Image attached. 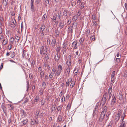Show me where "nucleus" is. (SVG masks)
<instances>
[{
    "label": "nucleus",
    "instance_id": "338daca9",
    "mask_svg": "<svg viewBox=\"0 0 127 127\" xmlns=\"http://www.w3.org/2000/svg\"><path fill=\"white\" fill-rule=\"evenodd\" d=\"M71 4L72 6H75L76 4V3L74 1L72 2Z\"/></svg>",
    "mask_w": 127,
    "mask_h": 127
},
{
    "label": "nucleus",
    "instance_id": "39448f33",
    "mask_svg": "<svg viewBox=\"0 0 127 127\" xmlns=\"http://www.w3.org/2000/svg\"><path fill=\"white\" fill-rule=\"evenodd\" d=\"M108 94L107 93H105L103 95L102 98V99L104 101V102H105L107 99L108 98Z\"/></svg>",
    "mask_w": 127,
    "mask_h": 127
},
{
    "label": "nucleus",
    "instance_id": "49530a36",
    "mask_svg": "<svg viewBox=\"0 0 127 127\" xmlns=\"http://www.w3.org/2000/svg\"><path fill=\"white\" fill-rule=\"evenodd\" d=\"M45 26H41V27L40 28L41 30V31L43 32L45 29Z\"/></svg>",
    "mask_w": 127,
    "mask_h": 127
},
{
    "label": "nucleus",
    "instance_id": "cd10ccee",
    "mask_svg": "<svg viewBox=\"0 0 127 127\" xmlns=\"http://www.w3.org/2000/svg\"><path fill=\"white\" fill-rule=\"evenodd\" d=\"M46 87V83L45 82H43L42 84V88L43 89H45Z\"/></svg>",
    "mask_w": 127,
    "mask_h": 127
},
{
    "label": "nucleus",
    "instance_id": "603ef678",
    "mask_svg": "<svg viewBox=\"0 0 127 127\" xmlns=\"http://www.w3.org/2000/svg\"><path fill=\"white\" fill-rule=\"evenodd\" d=\"M15 39L17 40V42H18L20 39L19 37H18L17 35H15Z\"/></svg>",
    "mask_w": 127,
    "mask_h": 127
},
{
    "label": "nucleus",
    "instance_id": "e2e57ef3",
    "mask_svg": "<svg viewBox=\"0 0 127 127\" xmlns=\"http://www.w3.org/2000/svg\"><path fill=\"white\" fill-rule=\"evenodd\" d=\"M93 25L94 26L96 27L97 26L96 22L95 21L93 23Z\"/></svg>",
    "mask_w": 127,
    "mask_h": 127
},
{
    "label": "nucleus",
    "instance_id": "69168bd1",
    "mask_svg": "<svg viewBox=\"0 0 127 127\" xmlns=\"http://www.w3.org/2000/svg\"><path fill=\"white\" fill-rule=\"evenodd\" d=\"M3 63H2L1 64V65L0 66V70H1L3 68Z\"/></svg>",
    "mask_w": 127,
    "mask_h": 127
},
{
    "label": "nucleus",
    "instance_id": "f03ea898",
    "mask_svg": "<svg viewBox=\"0 0 127 127\" xmlns=\"http://www.w3.org/2000/svg\"><path fill=\"white\" fill-rule=\"evenodd\" d=\"M47 49L46 48H44L43 46H42L40 49V53L43 55L45 54L47 52Z\"/></svg>",
    "mask_w": 127,
    "mask_h": 127
},
{
    "label": "nucleus",
    "instance_id": "393cba45",
    "mask_svg": "<svg viewBox=\"0 0 127 127\" xmlns=\"http://www.w3.org/2000/svg\"><path fill=\"white\" fill-rule=\"evenodd\" d=\"M60 33V32L58 30H56L55 31V34L56 35V37H57L58 36H59V34Z\"/></svg>",
    "mask_w": 127,
    "mask_h": 127
},
{
    "label": "nucleus",
    "instance_id": "0eeeda50",
    "mask_svg": "<svg viewBox=\"0 0 127 127\" xmlns=\"http://www.w3.org/2000/svg\"><path fill=\"white\" fill-rule=\"evenodd\" d=\"M1 108L3 112L4 113H5L6 111V106L4 103H2V104L1 105Z\"/></svg>",
    "mask_w": 127,
    "mask_h": 127
},
{
    "label": "nucleus",
    "instance_id": "aec40b11",
    "mask_svg": "<svg viewBox=\"0 0 127 127\" xmlns=\"http://www.w3.org/2000/svg\"><path fill=\"white\" fill-rule=\"evenodd\" d=\"M21 122L22 123L21 125L22 126H23L25 125L27 123L28 121L27 120H25L23 121H21Z\"/></svg>",
    "mask_w": 127,
    "mask_h": 127
},
{
    "label": "nucleus",
    "instance_id": "2f4dec72",
    "mask_svg": "<svg viewBox=\"0 0 127 127\" xmlns=\"http://www.w3.org/2000/svg\"><path fill=\"white\" fill-rule=\"evenodd\" d=\"M2 4L3 5L6 6L7 4V2L6 0H3Z\"/></svg>",
    "mask_w": 127,
    "mask_h": 127
},
{
    "label": "nucleus",
    "instance_id": "6e6d98bb",
    "mask_svg": "<svg viewBox=\"0 0 127 127\" xmlns=\"http://www.w3.org/2000/svg\"><path fill=\"white\" fill-rule=\"evenodd\" d=\"M69 82H69V81L68 82H66V86L67 87H68L69 86Z\"/></svg>",
    "mask_w": 127,
    "mask_h": 127
},
{
    "label": "nucleus",
    "instance_id": "b1692460",
    "mask_svg": "<svg viewBox=\"0 0 127 127\" xmlns=\"http://www.w3.org/2000/svg\"><path fill=\"white\" fill-rule=\"evenodd\" d=\"M67 43L66 42H64L63 43V48L64 49H65L66 48V47L67 46Z\"/></svg>",
    "mask_w": 127,
    "mask_h": 127
},
{
    "label": "nucleus",
    "instance_id": "bf43d9fd",
    "mask_svg": "<svg viewBox=\"0 0 127 127\" xmlns=\"http://www.w3.org/2000/svg\"><path fill=\"white\" fill-rule=\"evenodd\" d=\"M38 71L40 72L41 71H42L41 68V67H39L38 69Z\"/></svg>",
    "mask_w": 127,
    "mask_h": 127
},
{
    "label": "nucleus",
    "instance_id": "c85d7f7f",
    "mask_svg": "<svg viewBox=\"0 0 127 127\" xmlns=\"http://www.w3.org/2000/svg\"><path fill=\"white\" fill-rule=\"evenodd\" d=\"M44 73V72L43 71H41L40 72V76L41 78L43 77Z\"/></svg>",
    "mask_w": 127,
    "mask_h": 127
},
{
    "label": "nucleus",
    "instance_id": "4468645a",
    "mask_svg": "<svg viewBox=\"0 0 127 127\" xmlns=\"http://www.w3.org/2000/svg\"><path fill=\"white\" fill-rule=\"evenodd\" d=\"M70 69L69 67H67L66 70V75L68 77H69L70 74Z\"/></svg>",
    "mask_w": 127,
    "mask_h": 127
},
{
    "label": "nucleus",
    "instance_id": "6e6552de",
    "mask_svg": "<svg viewBox=\"0 0 127 127\" xmlns=\"http://www.w3.org/2000/svg\"><path fill=\"white\" fill-rule=\"evenodd\" d=\"M77 41H74L72 44V46L74 48V49H76L77 48Z\"/></svg>",
    "mask_w": 127,
    "mask_h": 127
},
{
    "label": "nucleus",
    "instance_id": "7c9ffc66",
    "mask_svg": "<svg viewBox=\"0 0 127 127\" xmlns=\"http://www.w3.org/2000/svg\"><path fill=\"white\" fill-rule=\"evenodd\" d=\"M10 54H11L10 57L11 58H14L15 57V53L14 52H11V53Z\"/></svg>",
    "mask_w": 127,
    "mask_h": 127
},
{
    "label": "nucleus",
    "instance_id": "c03bdc74",
    "mask_svg": "<svg viewBox=\"0 0 127 127\" xmlns=\"http://www.w3.org/2000/svg\"><path fill=\"white\" fill-rule=\"evenodd\" d=\"M49 0H46L45 2V5L47 6L49 4Z\"/></svg>",
    "mask_w": 127,
    "mask_h": 127
},
{
    "label": "nucleus",
    "instance_id": "f257e3e1",
    "mask_svg": "<svg viewBox=\"0 0 127 127\" xmlns=\"http://www.w3.org/2000/svg\"><path fill=\"white\" fill-rule=\"evenodd\" d=\"M71 57L70 55L68 56L67 60L66 61V65L68 67L70 66L71 65Z\"/></svg>",
    "mask_w": 127,
    "mask_h": 127
},
{
    "label": "nucleus",
    "instance_id": "1a4fd4ad",
    "mask_svg": "<svg viewBox=\"0 0 127 127\" xmlns=\"http://www.w3.org/2000/svg\"><path fill=\"white\" fill-rule=\"evenodd\" d=\"M64 21L62 20L60 21V22L59 23V27L60 28V29L63 28L64 26Z\"/></svg>",
    "mask_w": 127,
    "mask_h": 127
},
{
    "label": "nucleus",
    "instance_id": "680f3d73",
    "mask_svg": "<svg viewBox=\"0 0 127 127\" xmlns=\"http://www.w3.org/2000/svg\"><path fill=\"white\" fill-rule=\"evenodd\" d=\"M21 113L23 114V115H25L26 113L24 110H21Z\"/></svg>",
    "mask_w": 127,
    "mask_h": 127
},
{
    "label": "nucleus",
    "instance_id": "f8f14e48",
    "mask_svg": "<svg viewBox=\"0 0 127 127\" xmlns=\"http://www.w3.org/2000/svg\"><path fill=\"white\" fill-rule=\"evenodd\" d=\"M60 58V57L59 56L58 53H57L55 55V61L56 62H58Z\"/></svg>",
    "mask_w": 127,
    "mask_h": 127
},
{
    "label": "nucleus",
    "instance_id": "3c124183",
    "mask_svg": "<svg viewBox=\"0 0 127 127\" xmlns=\"http://www.w3.org/2000/svg\"><path fill=\"white\" fill-rule=\"evenodd\" d=\"M23 53L22 54V56L24 58L25 57V54H26V53H25V50H23Z\"/></svg>",
    "mask_w": 127,
    "mask_h": 127
},
{
    "label": "nucleus",
    "instance_id": "5701e85b",
    "mask_svg": "<svg viewBox=\"0 0 127 127\" xmlns=\"http://www.w3.org/2000/svg\"><path fill=\"white\" fill-rule=\"evenodd\" d=\"M14 39L13 37L10 38V40L9 42V44L13 45Z\"/></svg>",
    "mask_w": 127,
    "mask_h": 127
},
{
    "label": "nucleus",
    "instance_id": "6ab92c4d",
    "mask_svg": "<svg viewBox=\"0 0 127 127\" xmlns=\"http://www.w3.org/2000/svg\"><path fill=\"white\" fill-rule=\"evenodd\" d=\"M126 122H123L121 123L119 127H126Z\"/></svg>",
    "mask_w": 127,
    "mask_h": 127
},
{
    "label": "nucleus",
    "instance_id": "0e129e2a",
    "mask_svg": "<svg viewBox=\"0 0 127 127\" xmlns=\"http://www.w3.org/2000/svg\"><path fill=\"white\" fill-rule=\"evenodd\" d=\"M124 117H123V116H121V118H122L121 119V123L123 122H125L124 121Z\"/></svg>",
    "mask_w": 127,
    "mask_h": 127
},
{
    "label": "nucleus",
    "instance_id": "c9c22d12",
    "mask_svg": "<svg viewBox=\"0 0 127 127\" xmlns=\"http://www.w3.org/2000/svg\"><path fill=\"white\" fill-rule=\"evenodd\" d=\"M63 107V106L60 105L59 106H58L57 108V110L58 111H61L62 108Z\"/></svg>",
    "mask_w": 127,
    "mask_h": 127
},
{
    "label": "nucleus",
    "instance_id": "8fccbe9b",
    "mask_svg": "<svg viewBox=\"0 0 127 127\" xmlns=\"http://www.w3.org/2000/svg\"><path fill=\"white\" fill-rule=\"evenodd\" d=\"M95 37L94 36H91L90 37V39L91 40L94 41L95 40Z\"/></svg>",
    "mask_w": 127,
    "mask_h": 127
},
{
    "label": "nucleus",
    "instance_id": "bb28decb",
    "mask_svg": "<svg viewBox=\"0 0 127 127\" xmlns=\"http://www.w3.org/2000/svg\"><path fill=\"white\" fill-rule=\"evenodd\" d=\"M107 107L106 106H105L103 109V111L102 112H103L104 113H105L107 111Z\"/></svg>",
    "mask_w": 127,
    "mask_h": 127
},
{
    "label": "nucleus",
    "instance_id": "c756f323",
    "mask_svg": "<svg viewBox=\"0 0 127 127\" xmlns=\"http://www.w3.org/2000/svg\"><path fill=\"white\" fill-rule=\"evenodd\" d=\"M62 70H58L56 72V75H57L58 76H59L61 72L62 71Z\"/></svg>",
    "mask_w": 127,
    "mask_h": 127
},
{
    "label": "nucleus",
    "instance_id": "9b49d317",
    "mask_svg": "<svg viewBox=\"0 0 127 127\" xmlns=\"http://www.w3.org/2000/svg\"><path fill=\"white\" fill-rule=\"evenodd\" d=\"M76 70V68H75L74 69L73 72L74 77H75V78H76L77 75L78 74V70Z\"/></svg>",
    "mask_w": 127,
    "mask_h": 127
},
{
    "label": "nucleus",
    "instance_id": "9d476101",
    "mask_svg": "<svg viewBox=\"0 0 127 127\" xmlns=\"http://www.w3.org/2000/svg\"><path fill=\"white\" fill-rule=\"evenodd\" d=\"M73 26H70L68 29V32L69 33L72 34L73 32Z\"/></svg>",
    "mask_w": 127,
    "mask_h": 127
},
{
    "label": "nucleus",
    "instance_id": "58836bf2",
    "mask_svg": "<svg viewBox=\"0 0 127 127\" xmlns=\"http://www.w3.org/2000/svg\"><path fill=\"white\" fill-rule=\"evenodd\" d=\"M3 21V18L1 17H0V24L1 25H2V22Z\"/></svg>",
    "mask_w": 127,
    "mask_h": 127
},
{
    "label": "nucleus",
    "instance_id": "37998d69",
    "mask_svg": "<svg viewBox=\"0 0 127 127\" xmlns=\"http://www.w3.org/2000/svg\"><path fill=\"white\" fill-rule=\"evenodd\" d=\"M58 68L59 69L58 70L62 71L63 69L62 67V65H61L59 64V65L58 66Z\"/></svg>",
    "mask_w": 127,
    "mask_h": 127
},
{
    "label": "nucleus",
    "instance_id": "a878e982",
    "mask_svg": "<svg viewBox=\"0 0 127 127\" xmlns=\"http://www.w3.org/2000/svg\"><path fill=\"white\" fill-rule=\"evenodd\" d=\"M56 71V69L55 67H54L52 69V74H54Z\"/></svg>",
    "mask_w": 127,
    "mask_h": 127
},
{
    "label": "nucleus",
    "instance_id": "79ce46f5",
    "mask_svg": "<svg viewBox=\"0 0 127 127\" xmlns=\"http://www.w3.org/2000/svg\"><path fill=\"white\" fill-rule=\"evenodd\" d=\"M13 45L12 44H9L8 46V49L9 50L11 49L12 48V46Z\"/></svg>",
    "mask_w": 127,
    "mask_h": 127
},
{
    "label": "nucleus",
    "instance_id": "13d9d810",
    "mask_svg": "<svg viewBox=\"0 0 127 127\" xmlns=\"http://www.w3.org/2000/svg\"><path fill=\"white\" fill-rule=\"evenodd\" d=\"M65 98L64 97V96L63 97H62L61 99L62 102H64L65 101Z\"/></svg>",
    "mask_w": 127,
    "mask_h": 127
},
{
    "label": "nucleus",
    "instance_id": "052dcab7",
    "mask_svg": "<svg viewBox=\"0 0 127 127\" xmlns=\"http://www.w3.org/2000/svg\"><path fill=\"white\" fill-rule=\"evenodd\" d=\"M73 19L74 20V21H75L77 19V17L76 16H75L73 17Z\"/></svg>",
    "mask_w": 127,
    "mask_h": 127
},
{
    "label": "nucleus",
    "instance_id": "a18cd8bd",
    "mask_svg": "<svg viewBox=\"0 0 127 127\" xmlns=\"http://www.w3.org/2000/svg\"><path fill=\"white\" fill-rule=\"evenodd\" d=\"M61 50V47H60L59 46L56 49V51H57L58 52H59Z\"/></svg>",
    "mask_w": 127,
    "mask_h": 127
},
{
    "label": "nucleus",
    "instance_id": "ea45409f",
    "mask_svg": "<svg viewBox=\"0 0 127 127\" xmlns=\"http://www.w3.org/2000/svg\"><path fill=\"white\" fill-rule=\"evenodd\" d=\"M52 111H55L56 109L57 108L55 106H53L52 107Z\"/></svg>",
    "mask_w": 127,
    "mask_h": 127
},
{
    "label": "nucleus",
    "instance_id": "e433bc0d",
    "mask_svg": "<svg viewBox=\"0 0 127 127\" xmlns=\"http://www.w3.org/2000/svg\"><path fill=\"white\" fill-rule=\"evenodd\" d=\"M47 16L45 14H44L43 16V17L42 18V20L43 21H45V19L47 18Z\"/></svg>",
    "mask_w": 127,
    "mask_h": 127
},
{
    "label": "nucleus",
    "instance_id": "a19ab883",
    "mask_svg": "<svg viewBox=\"0 0 127 127\" xmlns=\"http://www.w3.org/2000/svg\"><path fill=\"white\" fill-rule=\"evenodd\" d=\"M39 112L38 111L36 112L35 116V118H37L38 117V116L39 114Z\"/></svg>",
    "mask_w": 127,
    "mask_h": 127
},
{
    "label": "nucleus",
    "instance_id": "f704fd0d",
    "mask_svg": "<svg viewBox=\"0 0 127 127\" xmlns=\"http://www.w3.org/2000/svg\"><path fill=\"white\" fill-rule=\"evenodd\" d=\"M115 79V78H111V83L110 85L112 86L113 85V83L114 82V80Z\"/></svg>",
    "mask_w": 127,
    "mask_h": 127
},
{
    "label": "nucleus",
    "instance_id": "4c0bfd02",
    "mask_svg": "<svg viewBox=\"0 0 127 127\" xmlns=\"http://www.w3.org/2000/svg\"><path fill=\"white\" fill-rule=\"evenodd\" d=\"M39 99V96L38 95L34 99V101L36 102L38 101Z\"/></svg>",
    "mask_w": 127,
    "mask_h": 127
},
{
    "label": "nucleus",
    "instance_id": "4d7b16f0",
    "mask_svg": "<svg viewBox=\"0 0 127 127\" xmlns=\"http://www.w3.org/2000/svg\"><path fill=\"white\" fill-rule=\"evenodd\" d=\"M116 61L117 62V64L118 63L120 62V59L119 58H116Z\"/></svg>",
    "mask_w": 127,
    "mask_h": 127
},
{
    "label": "nucleus",
    "instance_id": "f3484780",
    "mask_svg": "<svg viewBox=\"0 0 127 127\" xmlns=\"http://www.w3.org/2000/svg\"><path fill=\"white\" fill-rule=\"evenodd\" d=\"M84 38H81L79 41V43L80 44H81V46H83V43L84 41Z\"/></svg>",
    "mask_w": 127,
    "mask_h": 127
},
{
    "label": "nucleus",
    "instance_id": "412c9836",
    "mask_svg": "<svg viewBox=\"0 0 127 127\" xmlns=\"http://www.w3.org/2000/svg\"><path fill=\"white\" fill-rule=\"evenodd\" d=\"M119 96V99L120 100H122L123 99V95L122 94H121L120 93H119L118 95Z\"/></svg>",
    "mask_w": 127,
    "mask_h": 127
},
{
    "label": "nucleus",
    "instance_id": "2eb2a0df",
    "mask_svg": "<svg viewBox=\"0 0 127 127\" xmlns=\"http://www.w3.org/2000/svg\"><path fill=\"white\" fill-rule=\"evenodd\" d=\"M8 42V40L7 38H6L3 40V41L2 42L3 45H5L7 44Z\"/></svg>",
    "mask_w": 127,
    "mask_h": 127
},
{
    "label": "nucleus",
    "instance_id": "774afa93",
    "mask_svg": "<svg viewBox=\"0 0 127 127\" xmlns=\"http://www.w3.org/2000/svg\"><path fill=\"white\" fill-rule=\"evenodd\" d=\"M112 126V123H110L108 126V127H111Z\"/></svg>",
    "mask_w": 127,
    "mask_h": 127
},
{
    "label": "nucleus",
    "instance_id": "4be33fe9",
    "mask_svg": "<svg viewBox=\"0 0 127 127\" xmlns=\"http://www.w3.org/2000/svg\"><path fill=\"white\" fill-rule=\"evenodd\" d=\"M68 11L66 9L63 12V16H67Z\"/></svg>",
    "mask_w": 127,
    "mask_h": 127
},
{
    "label": "nucleus",
    "instance_id": "473e14b6",
    "mask_svg": "<svg viewBox=\"0 0 127 127\" xmlns=\"http://www.w3.org/2000/svg\"><path fill=\"white\" fill-rule=\"evenodd\" d=\"M115 71H113L112 73V74L111 75V78H115Z\"/></svg>",
    "mask_w": 127,
    "mask_h": 127
},
{
    "label": "nucleus",
    "instance_id": "20e7f679",
    "mask_svg": "<svg viewBox=\"0 0 127 127\" xmlns=\"http://www.w3.org/2000/svg\"><path fill=\"white\" fill-rule=\"evenodd\" d=\"M68 81L70 82H71V83L70 86V87L71 88H72L74 86L75 81H72V79L71 78L69 79H68Z\"/></svg>",
    "mask_w": 127,
    "mask_h": 127
},
{
    "label": "nucleus",
    "instance_id": "dca6fc26",
    "mask_svg": "<svg viewBox=\"0 0 127 127\" xmlns=\"http://www.w3.org/2000/svg\"><path fill=\"white\" fill-rule=\"evenodd\" d=\"M56 44V40L55 39H53L51 44L52 45V47L54 48Z\"/></svg>",
    "mask_w": 127,
    "mask_h": 127
},
{
    "label": "nucleus",
    "instance_id": "864d4df0",
    "mask_svg": "<svg viewBox=\"0 0 127 127\" xmlns=\"http://www.w3.org/2000/svg\"><path fill=\"white\" fill-rule=\"evenodd\" d=\"M21 32H22V31H23V22H22L21 24Z\"/></svg>",
    "mask_w": 127,
    "mask_h": 127
},
{
    "label": "nucleus",
    "instance_id": "5fc2aeb1",
    "mask_svg": "<svg viewBox=\"0 0 127 127\" xmlns=\"http://www.w3.org/2000/svg\"><path fill=\"white\" fill-rule=\"evenodd\" d=\"M90 33V30H87L86 34L87 35H88Z\"/></svg>",
    "mask_w": 127,
    "mask_h": 127
},
{
    "label": "nucleus",
    "instance_id": "72a5a7b5",
    "mask_svg": "<svg viewBox=\"0 0 127 127\" xmlns=\"http://www.w3.org/2000/svg\"><path fill=\"white\" fill-rule=\"evenodd\" d=\"M122 110L121 109H120L118 110V113L117 115H119L120 116L121 114H122Z\"/></svg>",
    "mask_w": 127,
    "mask_h": 127
},
{
    "label": "nucleus",
    "instance_id": "de8ad7c7",
    "mask_svg": "<svg viewBox=\"0 0 127 127\" xmlns=\"http://www.w3.org/2000/svg\"><path fill=\"white\" fill-rule=\"evenodd\" d=\"M108 92L109 94H111L112 92V88L111 87H110L108 89Z\"/></svg>",
    "mask_w": 127,
    "mask_h": 127
},
{
    "label": "nucleus",
    "instance_id": "09e8293b",
    "mask_svg": "<svg viewBox=\"0 0 127 127\" xmlns=\"http://www.w3.org/2000/svg\"><path fill=\"white\" fill-rule=\"evenodd\" d=\"M71 22V19H70L69 20H68V21L67 22V25H68L70 24Z\"/></svg>",
    "mask_w": 127,
    "mask_h": 127
},
{
    "label": "nucleus",
    "instance_id": "423d86ee",
    "mask_svg": "<svg viewBox=\"0 0 127 127\" xmlns=\"http://www.w3.org/2000/svg\"><path fill=\"white\" fill-rule=\"evenodd\" d=\"M105 114L103 112L101 113L99 119V121L100 122H102L103 119L105 117Z\"/></svg>",
    "mask_w": 127,
    "mask_h": 127
},
{
    "label": "nucleus",
    "instance_id": "a211bd4d",
    "mask_svg": "<svg viewBox=\"0 0 127 127\" xmlns=\"http://www.w3.org/2000/svg\"><path fill=\"white\" fill-rule=\"evenodd\" d=\"M8 107L9 108V110H13L14 109V106L13 105H11V104H8Z\"/></svg>",
    "mask_w": 127,
    "mask_h": 127
},
{
    "label": "nucleus",
    "instance_id": "7ed1b4c3",
    "mask_svg": "<svg viewBox=\"0 0 127 127\" xmlns=\"http://www.w3.org/2000/svg\"><path fill=\"white\" fill-rule=\"evenodd\" d=\"M112 98L111 100V107H112L114 103H116V98L115 96L113 95L112 96Z\"/></svg>",
    "mask_w": 127,
    "mask_h": 127
},
{
    "label": "nucleus",
    "instance_id": "ddd939ff",
    "mask_svg": "<svg viewBox=\"0 0 127 127\" xmlns=\"http://www.w3.org/2000/svg\"><path fill=\"white\" fill-rule=\"evenodd\" d=\"M120 116L119 115H115V123L116 124L117 123L118 121L120 119Z\"/></svg>",
    "mask_w": 127,
    "mask_h": 127
}]
</instances>
